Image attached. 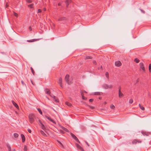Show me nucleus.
<instances>
[{
    "label": "nucleus",
    "mask_w": 151,
    "mask_h": 151,
    "mask_svg": "<svg viewBox=\"0 0 151 151\" xmlns=\"http://www.w3.org/2000/svg\"><path fill=\"white\" fill-rule=\"evenodd\" d=\"M29 122L32 123L34 121V119L35 118V116L32 114H29Z\"/></svg>",
    "instance_id": "1"
},
{
    "label": "nucleus",
    "mask_w": 151,
    "mask_h": 151,
    "mask_svg": "<svg viewBox=\"0 0 151 151\" xmlns=\"http://www.w3.org/2000/svg\"><path fill=\"white\" fill-rule=\"evenodd\" d=\"M103 87L104 89H107L108 88H112L113 87V86L112 85L105 84L103 85Z\"/></svg>",
    "instance_id": "2"
},
{
    "label": "nucleus",
    "mask_w": 151,
    "mask_h": 151,
    "mask_svg": "<svg viewBox=\"0 0 151 151\" xmlns=\"http://www.w3.org/2000/svg\"><path fill=\"white\" fill-rule=\"evenodd\" d=\"M139 65L140 68L143 71L145 72V68L144 64L142 63H140Z\"/></svg>",
    "instance_id": "3"
},
{
    "label": "nucleus",
    "mask_w": 151,
    "mask_h": 151,
    "mask_svg": "<svg viewBox=\"0 0 151 151\" xmlns=\"http://www.w3.org/2000/svg\"><path fill=\"white\" fill-rule=\"evenodd\" d=\"M70 135L73 137V138H74L76 141L77 142H79V143H80V142L78 140V139L77 138V137L73 134L72 133H70Z\"/></svg>",
    "instance_id": "4"
},
{
    "label": "nucleus",
    "mask_w": 151,
    "mask_h": 151,
    "mask_svg": "<svg viewBox=\"0 0 151 151\" xmlns=\"http://www.w3.org/2000/svg\"><path fill=\"white\" fill-rule=\"evenodd\" d=\"M69 76L68 75H67L65 77V80L66 81V82L68 83V84H70V82L69 81Z\"/></svg>",
    "instance_id": "5"
},
{
    "label": "nucleus",
    "mask_w": 151,
    "mask_h": 151,
    "mask_svg": "<svg viewBox=\"0 0 151 151\" xmlns=\"http://www.w3.org/2000/svg\"><path fill=\"white\" fill-rule=\"evenodd\" d=\"M115 65L117 67H119L122 65V64L120 61H118L115 63Z\"/></svg>",
    "instance_id": "6"
},
{
    "label": "nucleus",
    "mask_w": 151,
    "mask_h": 151,
    "mask_svg": "<svg viewBox=\"0 0 151 151\" xmlns=\"http://www.w3.org/2000/svg\"><path fill=\"white\" fill-rule=\"evenodd\" d=\"M50 96L52 97L54 100L56 102H58V99H57V98L55 97V96H52L51 95H50Z\"/></svg>",
    "instance_id": "7"
},
{
    "label": "nucleus",
    "mask_w": 151,
    "mask_h": 151,
    "mask_svg": "<svg viewBox=\"0 0 151 151\" xmlns=\"http://www.w3.org/2000/svg\"><path fill=\"white\" fill-rule=\"evenodd\" d=\"M12 102L13 105L18 109H19V108L18 105L14 101H12Z\"/></svg>",
    "instance_id": "8"
},
{
    "label": "nucleus",
    "mask_w": 151,
    "mask_h": 151,
    "mask_svg": "<svg viewBox=\"0 0 151 151\" xmlns=\"http://www.w3.org/2000/svg\"><path fill=\"white\" fill-rule=\"evenodd\" d=\"M66 19V18L64 17H61L59 18L58 19L59 21H63L64 20H65Z\"/></svg>",
    "instance_id": "9"
},
{
    "label": "nucleus",
    "mask_w": 151,
    "mask_h": 151,
    "mask_svg": "<svg viewBox=\"0 0 151 151\" xmlns=\"http://www.w3.org/2000/svg\"><path fill=\"white\" fill-rule=\"evenodd\" d=\"M119 96L120 98H121L124 96V95L121 91H119L118 92Z\"/></svg>",
    "instance_id": "10"
},
{
    "label": "nucleus",
    "mask_w": 151,
    "mask_h": 151,
    "mask_svg": "<svg viewBox=\"0 0 151 151\" xmlns=\"http://www.w3.org/2000/svg\"><path fill=\"white\" fill-rule=\"evenodd\" d=\"M76 145L77 147L81 150L82 151H84L83 149L81 147L80 145H79L77 144H76Z\"/></svg>",
    "instance_id": "11"
},
{
    "label": "nucleus",
    "mask_w": 151,
    "mask_h": 151,
    "mask_svg": "<svg viewBox=\"0 0 151 151\" xmlns=\"http://www.w3.org/2000/svg\"><path fill=\"white\" fill-rule=\"evenodd\" d=\"M21 136L22 139V142H24L25 140V136L23 134H21Z\"/></svg>",
    "instance_id": "12"
},
{
    "label": "nucleus",
    "mask_w": 151,
    "mask_h": 151,
    "mask_svg": "<svg viewBox=\"0 0 151 151\" xmlns=\"http://www.w3.org/2000/svg\"><path fill=\"white\" fill-rule=\"evenodd\" d=\"M7 148L8 149L9 151H12V150H11V146L10 145H8L7 146Z\"/></svg>",
    "instance_id": "13"
},
{
    "label": "nucleus",
    "mask_w": 151,
    "mask_h": 151,
    "mask_svg": "<svg viewBox=\"0 0 151 151\" xmlns=\"http://www.w3.org/2000/svg\"><path fill=\"white\" fill-rule=\"evenodd\" d=\"M62 78H60L59 80V83L60 84L61 86H62Z\"/></svg>",
    "instance_id": "14"
},
{
    "label": "nucleus",
    "mask_w": 151,
    "mask_h": 151,
    "mask_svg": "<svg viewBox=\"0 0 151 151\" xmlns=\"http://www.w3.org/2000/svg\"><path fill=\"white\" fill-rule=\"evenodd\" d=\"M40 124H41V127L42 129L43 130H45L46 129L44 125L42 123V122H40Z\"/></svg>",
    "instance_id": "15"
},
{
    "label": "nucleus",
    "mask_w": 151,
    "mask_h": 151,
    "mask_svg": "<svg viewBox=\"0 0 151 151\" xmlns=\"http://www.w3.org/2000/svg\"><path fill=\"white\" fill-rule=\"evenodd\" d=\"M71 2V0H68L66 1L67 6H68L69 4Z\"/></svg>",
    "instance_id": "16"
},
{
    "label": "nucleus",
    "mask_w": 151,
    "mask_h": 151,
    "mask_svg": "<svg viewBox=\"0 0 151 151\" xmlns=\"http://www.w3.org/2000/svg\"><path fill=\"white\" fill-rule=\"evenodd\" d=\"M45 92L47 94H50V91L48 89H46L45 90Z\"/></svg>",
    "instance_id": "17"
},
{
    "label": "nucleus",
    "mask_w": 151,
    "mask_h": 151,
    "mask_svg": "<svg viewBox=\"0 0 151 151\" xmlns=\"http://www.w3.org/2000/svg\"><path fill=\"white\" fill-rule=\"evenodd\" d=\"M134 61L137 63H138L139 62V59L137 58H135L134 59Z\"/></svg>",
    "instance_id": "18"
},
{
    "label": "nucleus",
    "mask_w": 151,
    "mask_h": 151,
    "mask_svg": "<svg viewBox=\"0 0 151 151\" xmlns=\"http://www.w3.org/2000/svg\"><path fill=\"white\" fill-rule=\"evenodd\" d=\"M37 40H36V39H34L30 40H27V41L28 42H33L34 41H36Z\"/></svg>",
    "instance_id": "19"
},
{
    "label": "nucleus",
    "mask_w": 151,
    "mask_h": 151,
    "mask_svg": "<svg viewBox=\"0 0 151 151\" xmlns=\"http://www.w3.org/2000/svg\"><path fill=\"white\" fill-rule=\"evenodd\" d=\"M139 106L140 108L142 110H145V108L142 106H141L140 104H139Z\"/></svg>",
    "instance_id": "20"
},
{
    "label": "nucleus",
    "mask_w": 151,
    "mask_h": 151,
    "mask_svg": "<svg viewBox=\"0 0 151 151\" xmlns=\"http://www.w3.org/2000/svg\"><path fill=\"white\" fill-rule=\"evenodd\" d=\"M40 133L43 136H46V134L43 131H40Z\"/></svg>",
    "instance_id": "21"
},
{
    "label": "nucleus",
    "mask_w": 151,
    "mask_h": 151,
    "mask_svg": "<svg viewBox=\"0 0 151 151\" xmlns=\"http://www.w3.org/2000/svg\"><path fill=\"white\" fill-rule=\"evenodd\" d=\"M65 104L66 105L69 106H71V104H70V103L67 101L65 102Z\"/></svg>",
    "instance_id": "22"
},
{
    "label": "nucleus",
    "mask_w": 151,
    "mask_h": 151,
    "mask_svg": "<svg viewBox=\"0 0 151 151\" xmlns=\"http://www.w3.org/2000/svg\"><path fill=\"white\" fill-rule=\"evenodd\" d=\"M81 95H82V99H83V100H86V97H85L83 95V94L82 93H81Z\"/></svg>",
    "instance_id": "23"
},
{
    "label": "nucleus",
    "mask_w": 151,
    "mask_h": 151,
    "mask_svg": "<svg viewBox=\"0 0 151 151\" xmlns=\"http://www.w3.org/2000/svg\"><path fill=\"white\" fill-rule=\"evenodd\" d=\"M149 70L150 72H151V64H150L149 66Z\"/></svg>",
    "instance_id": "24"
},
{
    "label": "nucleus",
    "mask_w": 151,
    "mask_h": 151,
    "mask_svg": "<svg viewBox=\"0 0 151 151\" xmlns=\"http://www.w3.org/2000/svg\"><path fill=\"white\" fill-rule=\"evenodd\" d=\"M50 121H51V122H52V123H53L54 124H56V123L55 122L54 120H53L51 118L50 120Z\"/></svg>",
    "instance_id": "25"
},
{
    "label": "nucleus",
    "mask_w": 151,
    "mask_h": 151,
    "mask_svg": "<svg viewBox=\"0 0 151 151\" xmlns=\"http://www.w3.org/2000/svg\"><path fill=\"white\" fill-rule=\"evenodd\" d=\"M24 151H27V147L25 145L24 146Z\"/></svg>",
    "instance_id": "26"
},
{
    "label": "nucleus",
    "mask_w": 151,
    "mask_h": 151,
    "mask_svg": "<svg viewBox=\"0 0 151 151\" xmlns=\"http://www.w3.org/2000/svg\"><path fill=\"white\" fill-rule=\"evenodd\" d=\"M37 109L40 114H42V113L41 110L39 108H38Z\"/></svg>",
    "instance_id": "27"
},
{
    "label": "nucleus",
    "mask_w": 151,
    "mask_h": 151,
    "mask_svg": "<svg viewBox=\"0 0 151 151\" xmlns=\"http://www.w3.org/2000/svg\"><path fill=\"white\" fill-rule=\"evenodd\" d=\"M105 75L106 77L108 78L109 76V73L108 72H106V73Z\"/></svg>",
    "instance_id": "28"
},
{
    "label": "nucleus",
    "mask_w": 151,
    "mask_h": 151,
    "mask_svg": "<svg viewBox=\"0 0 151 151\" xmlns=\"http://www.w3.org/2000/svg\"><path fill=\"white\" fill-rule=\"evenodd\" d=\"M14 136L15 137V138H17L18 137V134H17V133H14Z\"/></svg>",
    "instance_id": "29"
},
{
    "label": "nucleus",
    "mask_w": 151,
    "mask_h": 151,
    "mask_svg": "<svg viewBox=\"0 0 151 151\" xmlns=\"http://www.w3.org/2000/svg\"><path fill=\"white\" fill-rule=\"evenodd\" d=\"M31 69L32 70V74L34 75L35 74V71H34V70H33V69L32 68V67L31 68Z\"/></svg>",
    "instance_id": "30"
},
{
    "label": "nucleus",
    "mask_w": 151,
    "mask_h": 151,
    "mask_svg": "<svg viewBox=\"0 0 151 151\" xmlns=\"http://www.w3.org/2000/svg\"><path fill=\"white\" fill-rule=\"evenodd\" d=\"M115 107L114 106L113 104L111 105L110 106L111 108L112 109H114L115 108Z\"/></svg>",
    "instance_id": "31"
},
{
    "label": "nucleus",
    "mask_w": 151,
    "mask_h": 151,
    "mask_svg": "<svg viewBox=\"0 0 151 151\" xmlns=\"http://www.w3.org/2000/svg\"><path fill=\"white\" fill-rule=\"evenodd\" d=\"M92 58V57H91V56H87L85 58V59H91Z\"/></svg>",
    "instance_id": "32"
},
{
    "label": "nucleus",
    "mask_w": 151,
    "mask_h": 151,
    "mask_svg": "<svg viewBox=\"0 0 151 151\" xmlns=\"http://www.w3.org/2000/svg\"><path fill=\"white\" fill-rule=\"evenodd\" d=\"M33 4H30L28 6L30 8H32L33 7Z\"/></svg>",
    "instance_id": "33"
},
{
    "label": "nucleus",
    "mask_w": 151,
    "mask_h": 151,
    "mask_svg": "<svg viewBox=\"0 0 151 151\" xmlns=\"http://www.w3.org/2000/svg\"><path fill=\"white\" fill-rule=\"evenodd\" d=\"M14 15L16 17H17L18 16V14L17 13H15L14 12H13Z\"/></svg>",
    "instance_id": "34"
},
{
    "label": "nucleus",
    "mask_w": 151,
    "mask_h": 151,
    "mask_svg": "<svg viewBox=\"0 0 151 151\" xmlns=\"http://www.w3.org/2000/svg\"><path fill=\"white\" fill-rule=\"evenodd\" d=\"M133 102V101L132 99H130L129 101V103H130V104L132 103Z\"/></svg>",
    "instance_id": "35"
},
{
    "label": "nucleus",
    "mask_w": 151,
    "mask_h": 151,
    "mask_svg": "<svg viewBox=\"0 0 151 151\" xmlns=\"http://www.w3.org/2000/svg\"><path fill=\"white\" fill-rule=\"evenodd\" d=\"M45 116V117H46V118H47L48 119V120H50L51 119V118L50 117H49V116Z\"/></svg>",
    "instance_id": "36"
},
{
    "label": "nucleus",
    "mask_w": 151,
    "mask_h": 151,
    "mask_svg": "<svg viewBox=\"0 0 151 151\" xmlns=\"http://www.w3.org/2000/svg\"><path fill=\"white\" fill-rule=\"evenodd\" d=\"M95 95H99L100 93L99 92H96L94 93Z\"/></svg>",
    "instance_id": "37"
},
{
    "label": "nucleus",
    "mask_w": 151,
    "mask_h": 151,
    "mask_svg": "<svg viewBox=\"0 0 151 151\" xmlns=\"http://www.w3.org/2000/svg\"><path fill=\"white\" fill-rule=\"evenodd\" d=\"M89 108H90L91 109H94V107L93 106H89Z\"/></svg>",
    "instance_id": "38"
},
{
    "label": "nucleus",
    "mask_w": 151,
    "mask_h": 151,
    "mask_svg": "<svg viewBox=\"0 0 151 151\" xmlns=\"http://www.w3.org/2000/svg\"><path fill=\"white\" fill-rule=\"evenodd\" d=\"M62 128H63V129L65 131H67V132L68 131V130L66 128H64V127H62Z\"/></svg>",
    "instance_id": "39"
},
{
    "label": "nucleus",
    "mask_w": 151,
    "mask_h": 151,
    "mask_svg": "<svg viewBox=\"0 0 151 151\" xmlns=\"http://www.w3.org/2000/svg\"><path fill=\"white\" fill-rule=\"evenodd\" d=\"M27 1L29 3H30L32 2V1L30 0H27Z\"/></svg>",
    "instance_id": "40"
},
{
    "label": "nucleus",
    "mask_w": 151,
    "mask_h": 151,
    "mask_svg": "<svg viewBox=\"0 0 151 151\" xmlns=\"http://www.w3.org/2000/svg\"><path fill=\"white\" fill-rule=\"evenodd\" d=\"M89 101L90 102H92L93 101V99H91L89 100Z\"/></svg>",
    "instance_id": "41"
},
{
    "label": "nucleus",
    "mask_w": 151,
    "mask_h": 151,
    "mask_svg": "<svg viewBox=\"0 0 151 151\" xmlns=\"http://www.w3.org/2000/svg\"><path fill=\"white\" fill-rule=\"evenodd\" d=\"M41 12V10L40 9H39L38 10V13L40 12Z\"/></svg>",
    "instance_id": "42"
},
{
    "label": "nucleus",
    "mask_w": 151,
    "mask_h": 151,
    "mask_svg": "<svg viewBox=\"0 0 151 151\" xmlns=\"http://www.w3.org/2000/svg\"><path fill=\"white\" fill-rule=\"evenodd\" d=\"M28 132L29 133H31V130L29 129H28Z\"/></svg>",
    "instance_id": "43"
},
{
    "label": "nucleus",
    "mask_w": 151,
    "mask_h": 151,
    "mask_svg": "<svg viewBox=\"0 0 151 151\" xmlns=\"http://www.w3.org/2000/svg\"><path fill=\"white\" fill-rule=\"evenodd\" d=\"M12 151H16L15 149L14 148H12Z\"/></svg>",
    "instance_id": "44"
},
{
    "label": "nucleus",
    "mask_w": 151,
    "mask_h": 151,
    "mask_svg": "<svg viewBox=\"0 0 151 151\" xmlns=\"http://www.w3.org/2000/svg\"><path fill=\"white\" fill-rule=\"evenodd\" d=\"M29 30L30 31H31L32 30V28H31V27H29Z\"/></svg>",
    "instance_id": "45"
},
{
    "label": "nucleus",
    "mask_w": 151,
    "mask_h": 151,
    "mask_svg": "<svg viewBox=\"0 0 151 151\" xmlns=\"http://www.w3.org/2000/svg\"><path fill=\"white\" fill-rule=\"evenodd\" d=\"M139 82V79H138L136 81V83H138V82Z\"/></svg>",
    "instance_id": "46"
},
{
    "label": "nucleus",
    "mask_w": 151,
    "mask_h": 151,
    "mask_svg": "<svg viewBox=\"0 0 151 151\" xmlns=\"http://www.w3.org/2000/svg\"><path fill=\"white\" fill-rule=\"evenodd\" d=\"M86 144H87L88 146H89V145L86 142H85Z\"/></svg>",
    "instance_id": "47"
},
{
    "label": "nucleus",
    "mask_w": 151,
    "mask_h": 151,
    "mask_svg": "<svg viewBox=\"0 0 151 151\" xmlns=\"http://www.w3.org/2000/svg\"><path fill=\"white\" fill-rule=\"evenodd\" d=\"M61 145V147H62L63 148V145H62V144L60 145Z\"/></svg>",
    "instance_id": "48"
},
{
    "label": "nucleus",
    "mask_w": 151,
    "mask_h": 151,
    "mask_svg": "<svg viewBox=\"0 0 151 151\" xmlns=\"http://www.w3.org/2000/svg\"><path fill=\"white\" fill-rule=\"evenodd\" d=\"M58 142L59 143L60 145L62 144V143L60 141H58Z\"/></svg>",
    "instance_id": "49"
},
{
    "label": "nucleus",
    "mask_w": 151,
    "mask_h": 151,
    "mask_svg": "<svg viewBox=\"0 0 151 151\" xmlns=\"http://www.w3.org/2000/svg\"><path fill=\"white\" fill-rule=\"evenodd\" d=\"M93 63L95 64V63H96V61H93Z\"/></svg>",
    "instance_id": "50"
},
{
    "label": "nucleus",
    "mask_w": 151,
    "mask_h": 151,
    "mask_svg": "<svg viewBox=\"0 0 151 151\" xmlns=\"http://www.w3.org/2000/svg\"><path fill=\"white\" fill-rule=\"evenodd\" d=\"M58 5L59 6L60 5V3H59L58 4Z\"/></svg>",
    "instance_id": "51"
},
{
    "label": "nucleus",
    "mask_w": 151,
    "mask_h": 151,
    "mask_svg": "<svg viewBox=\"0 0 151 151\" xmlns=\"http://www.w3.org/2000/svg\"><path fill=\"white\" fill-rule=\"evenodd\" d=\"M60 132L62 133H63V131H61V130H60Z\"/></svg>",
    "instance_id": "52"
},
{
    "label": "nucleus",
    "mask_w": 151,
    "mask_h": 151,
    "mask_svg": "<svg viewBox=\"0 0 151 151\" xmlns=\"http://www.w3.org/2000/svg\"><path fill=\"white\" fill-rule=\"evenodd\" d=\"M119 91H121V88H119Z\"/></svg>",
    "instance_id": "53"
},
{
    "label": "nucleus",
    "mask_w": 151,
    "mask_h": 151,
    "mask_svg": "<svg viewBox=\"0 0 151 151\" xmlns=\"http://www.w3.org/2000/svg\"><path fill=\"white\" fill-rule=\"evenodd\" d=\"M39 122L40 123V122H41L40 120H39Z\"/></svg>",
    "instance_id": "54"
},
{
    "label": "nucleus",
    "mask_w": 151,
    "mask_h": 151,
    "mask_svg": "<svg viewBox=\"0 0 151 151\" xmlns=\"http://www.w3.org/2000/svg\"><path fill=\"white\" fill-rule=\"evenodd\" d=\"M44 11H45L46 10V9H44Z\"/></svg>",
    "instance_id": "55"
},
{
    "label": "nucleus",
    "mask_w": 151,
    "mask_h": 151,
    "mask_svg": "<svg viewBox=\"0 0 151 151\" xmlns=\"http://www.w3.org/2000/svg\"><path fill=\"white\" fill-rule=\"evenodd\" d=\"M22 83H23V81H22Z\"/></svg>",
    "instance_id": "56"
}]
</instances>
